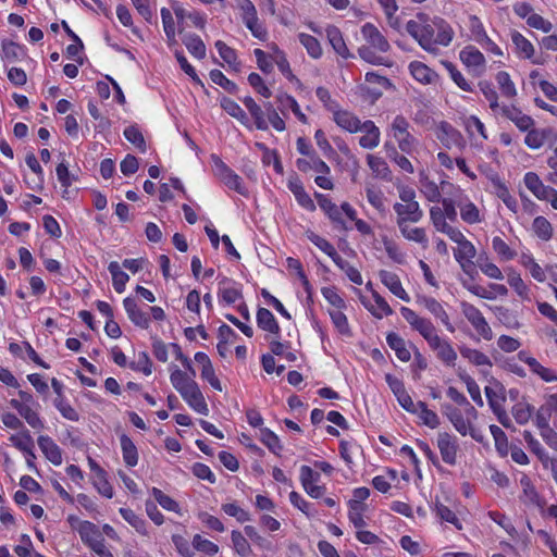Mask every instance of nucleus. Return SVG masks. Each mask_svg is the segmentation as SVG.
Returning a JSON list of instances; mask_svg holds the SVG:
<instances>
[{"label": "nucleus", "mask_w": 557, "mask_h": 557, "mask_svg": "<svg viewBox=\"0 0 557 557\" xmlns=\"http://www.w3.org/2000/svg\"><path fill=\"white\" fill-rule=\"evenodd\" d=\"M406 30L413 37L420 47L428 52L436 53L437 46H448L454 37L451 27L443 18H431L419 13L406 24Z\"/></svg>", "instance_id": "f257e3e1"}, {"label": "nucleus", "mask_w": 557, "mask_h": 557, "mask_svg": "<svg viewBox=\"0 0 557 557\" xmlns=\"http://www.w3.org/2000/svg\"><path fill=\"white\" fill-rule=\"evenodd\" d=\"M410 128L409 121L401 114L396 115L389 125V134L398 149L407 154H412L419 146V140L410 133Z\"/></svg>", "instance_id": "f03ea898"}, {"label": "nucleus", "mask_w": 557, "mask_h": 557, "mask_svg": "<svg viewBox=\"0 0 557 557\" xmlns=\"http://www.w3.org/2000/svg\"><path fill=\"white\" fill-rule=\"evenodd\" d=\"M461 311L476 333L485 341L493 338V331L482 312L469 302H461Z\"/></svg>", "instance_id": "7ed1b4c3"}, {"label": "nucleus", "mask_w": 557, "mask_h": 557, "mask_svg": "<svg viewBox=\"0 0 557 557\" xmlns=\"http://www.w3.org/2000/svg\"><path fill=\"white\" fill-rule=\"evenodd\" d=\"M435 136L442 145L448 149L466 147V140L461 133L453 127L448 122L442 121L435 126Z\"/></svg>", "instance_id": "20e7f679"}, {"label": "nucleus", "mask_w": 557, "mask_h": 557, "mask_svg": "<svg viewBox=\"0 0 557 557\" xmlns=\"http://www.w3.org/2000/svg\"><path fill=\"white\" fill-rule=\"evenodd\" d=\"M460 60L475 76H481L486 69L483 53L473 46H467L460 51Z\"/></svg>", "instance_id": "39448f33"}, {"label": "nucleus", "mask_w": 557, "mask_h": 557, "mask_svg": "<svg viewBox=\"0 0 557 557\" xmlns=\"http://www.w3.org/2000/svg\"><path fill=\"white\" fill-rule=\"evenodd\" d=\"M497 114L511 121L521 132H527L535 124V121L530 115L523 113L515 106L503 104Z\"/></svg>", "instance_id": "423d86ee"}, {"label": "nucleus", "mask_w": 557, "mask_h": 557, "mask_svg": "<svg viewBox=\"0 0 557 557\" xmlns=\"http://www.w3.org/2000/svg\"><path fill=\"white\" fill-rule=\"evenodd\" d=\"M549 141H557L556 133L549 127L534 128L533 126L527 131L524 145L532 150L540 149Z\"/></svg>", "instance_id": "0eeeda50"}, {"label": "nucleus", "mask_w": 557, "mask_h": 557, "mask_svg": "<svg viewBox=\"0 0 557 557\" xmlns=\"http://www.w3.org/2000/svg\"><path fill=\"white\" fill-rule=\"evenodd\" d=\"M437 447L445 463L454 466L457 461L458 443L455 436L447 432L437 435Z\"/></svg>", "instance_id": "6e6552de"}, {"label": "nucleus", "mask_w": 557, "mask_h": 557, "mask_svg": "<svg viewBox=\"0 0 557 557\" xmlns=\"http://www.w3.org/2000/svg\"><path fill=\"white\" fill-rule=\"evenodd\" d=\"M361 34L367 46L374 48L380 53H386L391 49V45L383 34L371 23H366L361 27Z\"/></svg>", "instance_id": "1a4fd4ad"}, {"label": "nucleus", "mask_w": 557, "mask_h": 557, "mask_svg": "<svg viewBox=\"0 0 557 557\" xmlns=\"http://www.w3.org/2000/svg\"><path fill=\"white\" fill-rule=\"evenodd\" d=\"M320 479V474L314 472L309 466H302L300 468V482L306 493L312 498H320L325 488L317 484Z\"/></svg>", "instance_id": "9d476101"}, {"label": "nucleus", "mask_w": 557, "mask_h": 557, "mask_svg": "<svg viewBox=\"0 0 557 557\" xmlns=\"http://www.w3.org/2000/svg\"><path fill=\"white\" fill-rule=\"evenodd\" d=\"M397 214L396 224L403 223H418L423 218V211L419 203H400L396 202L393 206Z\"/></svg>", "instance_id": "9b49d317"}, {"label": "nucleus", "mask_w": 557, "mask_h": 557, "mask_svg": "<svg viewBox=\"0 0 557 557\" xmlns=\"http://www.w3.org/2000/svg\"><path fill=\"white\" fill-rule=\"evenodd\" d=\"M520 485L522 488L520 499L523 504L534 506L539 509H543L545 507V499L541 497L533 482L527 474H522L520 478Z\"/></svg>", "instance_id": "f8f14e48"}, {"label": "nucleus", "mask_w": 557, "mask_h": 557, "mask_svg": "<svg viewBox=\"0 0 557 557\" xmlns=\"http://www.w3.org/2000/svg\"><path fill=\"white\" fill-rule=\"evenodd\" d=\"M182 398L198 413L207 416L209 413V408L206 403V399L198 386L195 382L193 385H189L188 388H185L180 393Z\"/></svg>", "instance_id": "ddd939ff"}, {"label": "nucleus", "mask_w": 557, "mask_h": 557, "mask_svg": "<svg viewBox=\"0 0 557 557\" xmlns=\"http://www.w3.org/2000/svg\"><path fill=\"white\" fill-rule=\"evenodd\" d=\"M429 346L435 351L437 359L444 364L447 367H455L458 357L448 341L443 339L437 335Z\"/></svg>", "instance_id": "4468645a"}, {"label": "nucleus", "mask_w": 557, "mask_h": 557, "mask_svg": "<svg viewBox=\"0 0 557 557\" xmlns=\"http://www.w3.org/2000/svg\"><path fill=\"white\" fill-rule=\"evenodd\" d=\"M10 406L18 412L20 417L23 418L30 428L37 430L44 429V422L37 411L39 405H20L15 398H12Z\"/></svg>", "instance_id": "2eb2a0df"}, {"label": "nucleus", "mask_w": 557, "mask_h": 557, "mask_svg": "<svg viewBox=\"0 0 557 557\" xmlns=\"http://www.w3.org/2000/svg\"><path fill=\"white\" fill-rule=\"evenodd\" d=\"M519 359L529 366L530 370L539 375L545 382H556L557 374L549 368L542 366L535 358L529 356L525 351H519Z\"/></svg>", "instance_id": "dca6fc26"}, {"label": "nucleus", "mask_w": 557, "mask_h": 557, "mask_svg": "<svg viewBox=\"0 0 557 557\" xmlns=\"http://www.w3.org/2000/svg\"><path fill=\"white\" fill-rule=\"evenodd\" d=\"M460 196L457 202V206L460 210V216L463 222L468 224H476L482 221V214L479 208L470 201L466 196L462 195L461 190H459Z\"/></svg>", "instance_id": "f3484780"}, {"label": "nucleus", "mask_w": 557, "mask_h": 557, "mask_svg": "<svg viewBox=\"0 0 557 557\" xmlns=\"http://www.w3.org/2000/svg\"><path fill=\"white\" fill-rule=\"evenodd\" d=\"M419 302L428 309L436 319L445 325L448 332L454 333L455 327L449 321V317L440 301L432 297H423Z\"/></svg>", "instance_id": "a211bd4d"}, {"label": "nucleus", "mask_w": 557, "mask_h": 557, "mask_svg": "<svg viewBox=\"0 0 557 557\" xmlns=\"http://www.w3.org/2000/svg\"><path fill=\"white\" fill-rule=\"evenodd\" d=\"M381 282L393 293L396 297L400 298L404 301H410L409 295L403 288L401 282L397 274L381 270L379 273Z\"/></svg>", "instance_id": "6ab92c4d"}, {"label": "nucleus", "mask_w": 557, "mask_h": 557, "mask_svg": "<svg viewBox=\"0 0 557 557\" xmlns=\"http://www.w3.org/2000/svg\"><path fill=\"white\" fill-rule=\"evenodd\" d=\"M523 181L527 188L540 200H544L549 195H553V187L544 185L534 172H528Z\"/></svg>", "instance_id": "aec40b11"}, {"label": "nucleus", "mask_w": 557, "mask_h": 557, "mask_svg": "<svg viewBox=\"0 0 557 557\" xmlns=\"http://www.w3.org/2000/svg\"><path fill=\"white\" fill-rule=\"evenodd\" d=\"M37 443L39 448L46 458L53 463L54 466H60L62 463V453L60 447L52 441L51 437L47 435H40L37 438Z\"/></svg>", "instance_id": "412c9836"}, {"label": "nucleus", "mask_w": 557, "mask_h": 557, "mask_svg": "<svg viewBox=\"0 0 557 557\" xmlns=\"http://www.w3.org/2000/svg\"><path fill=\"white\" fill-rule=\"evenodd\" d=\"M360 131L366 133L359 139V144L362 148L374 149L379 146L381 132L373 121L368 120L363 122L362 128Z\"/></svg>", "instance_id": "4be33fe9"}, {"label": "nucleus", "mask_w": 557, "mask_h": 557, "mask_svg": "<svg viewBox=\"0 0 557 557\" xmlns=\"http://www.w3.org/2000/svg\"><path fill=\"white\" fill-rule=\"evenodd\" d=\"M9 441L14 447L23 451L25 455L36 458L34 454V440L26 428L20 430L16 434H12L9 437Z\"/></svg>", "instance_id": "5701e85b"}, {"label": "nucleus", "mask_w": 557, "mask_h": 557, "mask_svg": "<svg viewBox=\"0 0 557 557\" xmlns=\"http://www.w3.org/2000/svg\"><path fill=\"white\" fill-rule=\"evenodd\" d=\"M320 208L327 214V216L334 222L341 225L343 230H347L341 209L331 201L326 196L322 194H315Z\"/></svg>", "instance_id": "b1692460"}, {"label": "nucleus", "mask_w": 557, "mask_h": 557, "mask_svg": "<svg viewBox=\"0 0 557 557\" xmlns=\"http://www.w3.org/2000/svg\"><path fill=\"white\" fill-rule=\"evenodd\" d=\"M409 71L413 78L422 84H433L437 78V74L420 61H412Z\"/></svg>", "instance_id": "393cba45"}, {"label": "nucleus", "mask_w": 557, "mask_h": 557, "mask_svg": "<svg viewBox=\"0 0 557 557\" xmlns=\"http://www.w3.org/2000/svg\"><path fill=\"white\" fill-rule=\"evenodd\" d=\"M335 123L349 133H357L362 128L361 121L348 111H336L334 113Z\"/></svg>", "instance_id": "a878e982"}, {"label": "nucleus", "mask_w": 557, "mask_h": 557, "mask_svg": "<svg viewBox=\"0 0 557 557\" xmlns=\"http://www.w3.org/2000/svg\"><path fill=\"white\" fill-rule=\"evenodd\" d=\"M326 37L334 51L344 59L351 57L341 30L335 26H329L326 28Z\"/></svg>", "instance_id": "bb28decb"}, {"label": "nucleus", "mask_w": 557, "mask_h": 557, "mask_svg": "<svg viewBox=\"0 0 557 557\" xmlns=\"http://www.w3.org/2000/svg\"><path fill=\"white\" fill-rule=\"evenodd\" d=\"M288 188L295 196L299 206L308 211H314L315 205L311 197L306 193L301 182L299 180H290L288 182Z\"/></svg>", "instance_id": "cd10ccee"}, {"label": "nucleus", "mask_w": 557, "mask_h": 557, "mask_svg": "<svg viewBox=\"0 0 557 557\" xmlns=\"http://www.w3.org/2000/svg\"><path fill=\"white\" fill-rule=\"evenodd\" d=\"M367 162L375 177L386 182L392 181V171L383 158L374 154H368Z\"/></svg>", "instance_id": "c85d7f7f"}, {"label": "nucleus", "mask_w": 557, "mask_h": 557, "mask_svg": "<svg viewBox=\"0 0 557 557\" xmlns=\"http://www.w3.org/2000/svg\"><path fill=\"white\" fill-rule=\"evenodd\" d=\"M70 522L73 524V521H76L78 522V527H77V531L81 535V539L82 541L89 545L90 543H92L95 540H98L101 536L98 528L96 524H94L92 522H89V521H78L77 519H75L74 517H70L69 518Z\"/></svg>", "instance_id": "c756f323"}, {"label": "nucleus", "mask_w": 557, "mask_h": 557, "mask_svg": "<svg viewBox=\"0 0 557 557\" xmlns=\"http://www.w3.org/2000/svg\"><path fill=\"white\" fill-rule=\"evenodd\" d=\"M470 418L473 417L469 416V418L466 419L460 412L450 422L460 435L465 436L469 434L473 440L482 442L483 436L472 426Z\"/></svg>", "instance_id": "7c9ffc66"}, {"label": "nucleus", "mask_w": 557, "mask_h": 557, "mask_svg": "<svg viewBox=\"0 0 557 557\" xmlns=\"http://www.w3.org/2000/svg\"><path fill=\"white\" fill-rule=\"evenodd\" d=\"M511 41L515 45L516 52L519 57L530 59L534 54V47L529 39L517 30L510 33Z\"/></svg>", "instance_id": "2f4dec72"}, {"label": "nucleus", "mask_w": 557, "mask_h": 557, "mask_svg": "<svg viewBox=\"0 0 557 557\" xmlns=\"http://www.w3.org/2000/svg\"><path fill=\"white\" fill-rule=\"evenodd\" d=\"M120 443L124 462L128 467H135L138 462V453L135 444L126 434L121 435Z\"/></svg>", "instance_id": "473e14b6"}, {"label": "nucleus", "mask_w": 557, "mask_h": 557, "mask_svg": "<svg viewBox=\"0 0 557 557\" xmlns=\"http://www.w3.org/2000/svg\"><path fill=\"white\" fill-rule=\"evenodd\" d=\"M358 54L363 61L373 65H392V62L386 57L382 55L380 52L377 53L374 48L367 45L358 49Z\"/></svg>", "instance_id": "72a5a7b5"}, {"label": "nucleus", "mask_w": 557, "mask_h": 557, "mask_svg": "<svg viewBox=\"0 0 557 557\" xmlns=\"http://www.w3.org/2000/svg\"><path fill=\"white\" fill-rule=\"evenodd\" d=\"M183 44L186 46L190 54L197 59L206 57V46L202 39L196 34H185L182 38Z\"/></svg>", "instance_id": "f704fd0d"}, {"label": "nucleus", "mask_w": 557, "mask_h": 557, "mask_svg": "<svg viewBox=\"0 0 557 557\" xmlns=\"http://www.w3.org/2000/svg\"><path fill=\"white\" fill-rule=\"evenodd\" d=\"M388 346L395 351L397 358L407 362L411 358L410 351L407 349L406 342L396 333H391L386 337Z\"/></svg>", "instance_id": "c9c22d12"}, {"label": "nucleus", "mask_w": 557, "mask_h": 557, "mask_svg": "<svg viewBox=\"0 0 557 557\" xmlns=\"http://www.w3.org/2000/svg\"><path fill=\"white\" fill-rule=\"evenodd\" d=\"M257 323L258 326L264 331H268L272 334L280 333V326L272 314V312L265 308H260L257 311Z\"/></svg>", "instance_id": "e433bc0d"}, {"label": "nucleus", "mask_w": 557, "mask_h": 557, "mask_svg": "<svg viewBox=\"0 0 557 557\" xmlns=\"http://www.w3.org/2000/svg\"><path fill=\"white\" fill-rule=\"evenodd\" d=\"M485 395L492 410L504 407L506 397L505 388L502 384L496 383L493 386H486Z\"/></svg>", "instance_id": "4c0bfd02"}, {"label": "nucleus", "mask_w": 557, "mask_h": 557, "mask_svg": "<svg viewBox=\"0 0 557 557\" xmlns=\"http://www.w3.org/2000/svg\"><path fill=\"white\" fill-rule=\"evenodd\" d=\"M454 256L455 259L465 269V262H472V259H474L476 256V249L470 240L465 239L458 245V248L454 250Z\"/></svg>", "instance_id": "58836bf2"}, {"label": "nucleus", "mask_w": 557, "mask_h": 557, "mask_svg": "<svg viewBox=\"0 0 557 557\" xmlns=\"http://www.w3.org/2000/svg\"><path fill=\"white\" fill-rule=\"evenodd\" d=\"M401 235L411 242H416L421 244L423 247L428 245V237L424 228L422 227H412L409 223H403L401 225H397Z\"/></svg>", "instance_id": "ea45409f"}, {"label": "nucleus", "mask_w": 557, "mask_h": 557, "mask_svg": "<svg viewBox=\"0 0 557 557\" xmlns=\"http://www.w3.org/2000/svg\"><path fill=\"white\" fill-rule=\"evenodd\" d=\"M523 440L528 444L530 450L537 456L544 467H548V463L553 458H549L547 451L543 448L541 443L532 435L530 431L523 432Z\"/></svg>", "instance_id": "a19ab883"}, {"label": "nucleus", "mask_w": 557, "mask_h": 557, "mask_svg": "<svg viewBox=\"0 0 557 557\" xmlns=\"http://www.w3.org/2000/svg\"><path fill=\"white\" fill-rule=\"evenodd\" d=\"M108 270L112 276V284L117 293H123L125 289V285L129 280L127 273L121 270L120 264L116 261L110 262Z\"/></svg>", "instance_id": "79ce46f5"}, {"label": "nucleus", "mask_w": 557, "mask_h": 557, "mask_svg": "<svg viewBox=\"0 0 557 557\" xmlns=\"http://www.w3.org/2000/svg\"><path fill=\"white\" fill-rule=\"evenodd\" d=\"M460 354L463 358L469 360V362L473 363L476 367H492V361L482 351L469 347H460Z\"/></svg>", "instance_id": "37998d69"}, {"label": "nucleus", "mask_w": 557, "mask_h": 557, "mask_svg": "<svg viewBox=\"0 0 557 557\" xmlns=\"http://www.w3.org/2000/svg\"><path fill=\"white\" fill-rule=\"evenodd\" d=\"M170 381H171L173 387L178 393H182V391H184L185 388H188L189 385H193L195 383V380L193 379V376H189L186 372H183L176 366H174L171 369Z\"/></svg>", "instance_id": "c03bdc74"}, {"label": "nucleus", "mask_w": 557, "mask_h": 557, "mask_svg": "<svg viewBox=\"0 0 557 557\" xmlns=\"http://www.w3.org/2000/svg\"><path fill=\"white\" fill-rule=\"evenodd\" d=\"M222 109L227 112L231 116L238 120L245 126L250 127L249 120L245 113V111L239 107L237 102L230 98H223L221 100Z\"/></svg>", "instance_id": "a18cd8bd"}, {"label": "nucleus", "mask_w": 557, "mask_h": 557, "mask_svg": "<svg viewBox=\"0 0 557 557\" xmlns=\"http://www.w3.org/2000/svg\"><path fill=\"white\" fill-rule=\"evenodd\" d=\"M232 545L236 554L240 557H251L252 549L249 542L242 532L234 530L231 533Z\"/></svg>", "instance_id": "49530a36"}, {"label": "nucleus", "mask_w": 557, "mask_h": 557, "mask_svg": "<svg viewBox=\"0 0 557 557\" xmlns=\"http://www.w3.org/2000/svg\"><path fill=\"white\" fill-rule=\"evenodd\" d=\"M384 147L387 151L388 158L393 162H395L403 171L409 174H412L414 172L413 165L410 162V160L406 156L399 153L398 150L393 145L386 143Z\"/></svg>", "instance_id": "de8ad7c7"}, {"label": "nucleus", "mask_w": 557, "mask_h": 557, "mask_svg": "<svg viewBox=\"0 0 557 557\" xmlns=\"http://www.w3.org/2000/svg\"><path fill=\"white\" fill-rule=\"evenodd\" d=\"M298 38L311 58L319 59L322 57L323 50L317 38L305 33H300Z\"/></svg>", "instance_id": "09e8293b"}, {"label": "nucleus", "mask_w": 557, "mask_h": 557, "mask_svg": "<svg viewBox=\"0 0 557 557\" xmlns=\"http://www.w3.org/2000/svg\"><path fill=\"white\" fill-rule=\"evenodd\" d=\"M230 281L224 277L219 283V294L223 301L231 305L236 302L239 298H242V293L234 286H230Z\"/></svg>", "instance_id": "8fccbe9b"}, {"label": "nucleus", "mask_w": 557, "mask_h": 557, "mask_svg": "<svg viewBox=\"0 0 557 557\" xmlns=\"http://www.w3.org/2000/svg\"><path fill=\"white\" fill-rule=\"evenodd\" d=\"M533 409V406H531L530 404L520 401L512 407L511 413L516 422L523 425L527 424L531 419Z\"/></svg>", "instance_id": "3c124183"}, {"label": "nucleus", "mask_w": 557, "mask_h": 557, "mask_svg": "<svg viewBox=\"0 0 557 557\" xmlns=\"http://www.w3.org/2000/svg\"><path fill=\"white\" fill-rule=\"evenodd\" d=\"M191 544H193V547L195 548V550H198L202 554L210 555V556L216 555L220 549L215 543H213L207 539H203L200 534L194 535Z\"/></svg>", "instance_id": "603ef678"}, {"label": "nucleus", "mask_w": 557, "mask_h": 557, "mask_svg": "<svg viewBox=\"0 0 557 557\" xmlns=\"http://www.w3.org/2000/svg\"><path fill=\"white\" fill-rule=\"evenodd\" d=\"M480 90L490 102V108L494 113H498L502 106L498 103V96L493 85L490 82L482 81L479 83Z\"/></svg>", "instance_id": "864d4df0"}, {"label": "nucleus", "mask_w": 557, "mask_h": 557, "mask_svg": "<svg viewBox=\"0 0 557 557\" xmlns=\"http://www.w3.org/2000/svg\"><path fill=\"white\" fill-rule=\"evenodd\" d=\"M532 228L536 236L543 240H549L553 236V227L549 221L544 216H536Z\"/></svg>", "instance_id": "5fc2aeb1"}, {"label": "nucleus", "mask_w": 557, "mask_h": 557, "mask_svg": "<svg viewBox=\"0 0 557 557\" xmlns=\"http://www.w3.org/2000/svg\"><path fill=\"white\" fill-rule=\"evenodd\" d=\"M417 413H419L423 424L430 426L431 429H435L440 425L438 416L434 411L428 409L423 401L417 403Z\"/></svg>", "instance_id": "6e6d98bb"}, {"label": "nucleus", "mask_w": 557, "mask_h": 557, "mask_svg": "<svg viewBox=\"0 0 557 557\" xmlns=\"http://www.w3.org/2000/svg\"><path fill=\"white\" fill-rule=\"evenodd\" d=\"M496 81L502 90V94L505 97L513 98L517 96V89L515 87V84L507 72H498L496 75Z\"/></svg>", "instance_id": "4d7b16f0"}, {"label": "nucleus", "mask_w": 557, "mask_h": 557, "mask_svg": "<svg viewBox=\"0 0 557 557\" xmlns=\"http://www.w3.org/2000/svg\"><path fill=\"white\" fill-rule=\"evenodd\" d=\"M120 513L121 516L133 527L135 528V530L143 534V535H146L147 534V529H146V522L138 516L136 515L132 509H128V508H120Z\"/></svg>", "instance_id": "13d9d810"}, {"label": "nucleus", "mask_w": 557, "mask_h": 557, "mask_svg": "<svg viewBox=\"0 0 557 557\" xmlns=\"http://www.w3.org/2000/svg\"><path fill=\"white\" fill-rule=\"evenodd\" d=\"M260 441L275 455L282 450L280 438L267 428L260 430Z\"/></svg>", "instance_id": "bf43d9fd"}, {"label": "nucleus", "mask_w": 557, "mask_h": 557, "mask_svg": "<svg viewBox=\"0 0 557 557\" xmlns=\"http://www.w3.org/2000/svg\"><path fill=\"white\" fill-rule=\"evenodd\" d=\"M151 493H152L154 499L158 502V504L163 509L180 513V505L172 497L164 494L161 490H159L157 487H153Z\"/></svg>", "instance_id": "052dcab7"}, {"label": "nucleus", "mask_w": 557, "mask_h": 557, "mask_svg": "<svg viewBox=\"0 0 557 557\" xmlns=\"http://www.w3.org/2000/svg\"><path fill=\"white\" fill-rule=\"evenodd\" d=\"M215 48L219 51L220 57L233 69L238 70L237 55L234 49L228 47L225 42L218 40Z\"/></svg>", "instance_id": "680f3d73"}, {"label": "nucleus", "mask_w": 557, "mask_h": 557, "mask_svg": "<svg viewBox=\"0 0 557 557\" xmlns=\"http://www.w3.org/2000/svg\"><path fill=\"white\" fill-rule=\"evenodd\" d=\"M492 247L502 260L509 261L517 256V252L498 236L493 238Z\"/></svg>", "instance_id": "e2e57ef3"}, {"label": "nucleus", "mask_w": 557, "mask_h": 557, "mask_svg": "<svg viewBox=\"0 0 557 557\" xmlns=\"http://www.w3.org/2000/svg\"><path fill=\"white\" fill-rule=\"evenodd\" d=\"M413 329L423 336L428 344L432 343L433 338L438 335L432 322L424 318L420 319Z\"/></svg>", "instance_id": "0e129e2a"}, {"label": "nucleus", "mask_w": 557, "mask_h": 557, "mask_svg": "<svg viewBox=\"0 0 557 557\" xmlns=\"http://www.w3.org/2000/svg\"><path fill=\"white\" fill-rule=\"evenodd\" d=\"M270 59L277 65L278 70L289 79L294 78L292 73V69L289 66V62L287 61L284 52H282L277 47H274L273 54L270 55Z\"/></svg>", "instance_id": "69168bd1"}, {"label": "nucleus", "mask_w": 557, "mask_h": 557, "mask_svg": "<svg viewBox=\"0 0 557 557\" xmlns=\"http://www.w3.org/2000/svg\"><path fill=\"white\" fill-rule=\"evenodd\" d=\"M172 542L176 548V552L182 557H195V548L193 547V544L190 545L183 535H172Z\"/></svg>", "instance_id": "338daca9"}, {"label": "nucleus", "mask_w": 557, "mask_h": 557, "mask_svg": "<svg viewBox=\"0 0 557 557\" xmlns=\"http://www.w3.org/2000/svg\"><path fill=\"white\" fill-rule=\"evenodd\" d=\"M366 195L369 203L379 211L384 210V196L383 193L375 188L373 185L366 187Z\"/></svg>", "instance_id": "774afa93"}]
</instances>
